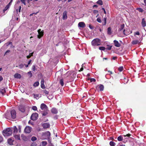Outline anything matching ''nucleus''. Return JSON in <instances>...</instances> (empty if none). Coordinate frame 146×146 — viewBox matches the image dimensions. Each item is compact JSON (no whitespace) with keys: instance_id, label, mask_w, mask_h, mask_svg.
Masks as SVG:
<instances>
[{"instance_id":"obj_1","label":"nucleus","mask_w":146,"mask_h":146,"mask_svg":"<svg viewBox=\"0 0 146 146\" xmlns=\"http://www.w3.org/2000/svg\"><path fill=\"white\" fill-rule=\"evenodd\" d=\"M2 133L4 137L9 136L12 133V130L10 128H8L3 131Z\"/></svg>"},{"instance_id":"obj_2","label":"nucleus","mask_w":146,"mask_h":146,"mask_svg":"<svg viewBox=\"0 0 146 146\" xmlns=\"http://www.w3.org/2000/svg\"><path fill=\"white\" fill-rule=\"evenodd\" d=\"M101 43L100 39L98 38H96L92 41L91 44L93 46H98L101 44Z\"/></svg>"},{"instance_id":"obj_3","label":"nucleus","mask_w":146,"mask_h":146,"mask_svg":"<svg viewBox=\"0 0 146 146\" xmlns=\"http://www.w3.org/2000/svg\"><path fill=\"white\" fill-rule=\"evenodd\" d=\"M38 35L37 37L40 39L44 35L43 31H41V29H39L38 30Z\"/></svg>"},{"instance_id":"obj_4","label":"nucleus","mask_w":146,"mask_h":146,"mask_svg":"<svg viewBox=\"0 0 146 146\" xmlns=\"http://www.w3.org/2000/svg\"><path fill=\"white\" fill-rule=\"evenodd\" d=\"M38 114L37 113H33L31 116V119L33 121L36 120L37 119Z\"/></svg>"},{"instance_id":"obj_5","label":"nucleus","mask_w":146,"mask_h":146,"mask_svg":"<svg viewBox=\"0 0 146 146\" xmlns=\"http://www.w3.org/2000/svg\"><path fill=\"white\" fill-rule=\"evenodd\" d=\"M104 86L102 84L98 85L96 87V89L98 91H102L104 89Z\"/></svg>"},{"instance_id":"obj_6","label":"nucleus","mask_w":146,"mask_h":146,"mask_svg":"<svg viewBox=\"0 0 146 146\" xmlns=\"http://www.w3.org/2000/svg\"><path fill=\"white\" fill-rule=\"evenodd\" d=\"M40 108L42 110H48V108L46 105L44 103H42L40 105Z\"/></svg>"},{"instance_id":"obj_7","label":"nucleus","mask_w":146,"mask_h":146,"mask_svg":"<svg viewBox=\"0 0 146 146\" xmlns=\"http://www.w3.org/2000/svg\"><path fill=\"white\" fill-rule=\"evenodd\" d=\"M11 118L13 119H15L16 118V112L15 110H13L11 112Z\"/></svg>"},{"instance_id":"obj_8","label":"nucleus","mask_w":146,"mask_h":146,"mask_svg":"<svg viewBox=\"0 0 146 146\" xmlns=\"http://www.w3.org/2000/svg\"><path fill=\"white\" fill-rule=\"evenodd\" d=\"M32 128L29 126H26L24 130V132L26 133H29L31 131Z\"/></svg>"},{"instance_id":"obj_9","label":"nucleus","mask_w":146,"mask_h":146,"mask_svg":"<svg viewBox=\"0 0 146 146\" xmlns=\"http://www.w3.org/2000/svg\"><path fill=\"white\" fill-rule=\"evenodd\" d=\"M19 110L22 112H24L25 111V106L22 105H20L19 106Z\"/></svg>"},{"instance_id":"obj_10","label":"nucleus","mask_w":146,"mask_h":146,"mask_svg":"<svg viewBox=\"0 0 146 146\" xmlns=\"http://www.w3.org/2000/svg\"><path fill=\"white\" fill-rule=\"evenodd\" d=\"M78 27L82 28H84L86 26L85 23L84 22H79L78 24Z\"/></svg>"},{"instance_id":"obj_11","label":"nucleus","mask_w":146,"mask_h":146,"mask_svg":"<svg viewBox=\"0 0 146 146\" xmlns=\"http://www.w3.org/2000/svg\"><path fill=\"white\" fill-rule=\"evenodd\" d=\"M14 141V140L13 139V138H9L7 140L8 143L10 145H13V142Z\"/></svg>"},{"instance_id":"obj_12","label":"nucleus","mask_w":146,"mask_h":146,"mask_svg":"<svg viewBox=\"0 0 146 146\" xmlns=\"http://www.w3.org/2000/svg\"><path fill=\"white\" fill-rule=\"evenodd\" d=\"M141 24L143 27H145L146 26V20L145 18H143L142 19Z\"/></svg>"},{"instance_id":"obj_13","label":"nucleus","mask_w":146,"mask_h":146,"mask_svg":"<svg viewBox=\"0 0 146 146\" xmlns=\"http://www.w3.org/2000/svg\"><path fill=\"white\" fill-rule=\"evenodd\" d=\"M42 126L44 128L46 129L49 127L50 125L49 123H44L42 124Z\"/></svg>"},{"instance_id":"obj_14","label":"nucleus","mask_w":146,"mask_h":146,"mask_svg":"<svg viewBox=\"0 0 146 146\" xmlns=\"http://www.w3.org/2000/svg\"><path fill=\"white\" fill-rule=\"evenodd\" d=\"M113 42L114 44V45L116 47H120L121 46L120 44L116 40H114Z\"/></svg>"},{"instance_id":"obj_15","label":"nucleus","mask_w":146,"mask_h":146,"mask_svg":"<svg viewBox=\"0 0 146 146\" xmlns=\"http://www.w3.org/2000/svg\"><path fill=\"white\" fill-rule=\"evenodd\" d=\"M67 18V12L66 11H64L63 13L62 19L65 20Z\"/></svg>"},{"instance_id":"obj_16","label":"nucleus","mask_w":146,"mask_h":146,"mask_svg":"<svg viewBox=\"0 0 146 146\" xmlns=\"http://www.w3.org/2000/svg\"><path fill=\"white\" fill-rule=\"evenodd\" d=\"M15 78L18 79H20L21 78V75L19 73H15L14 75Z\"/></svg>"},{"instance_id":"obj_17","label":"nucleus","mask_w":146,"mask_h":146,"mask_svg":"<svg viewBox=\"0 0 146 146\" xmlns=\"http://www.w3.org/2000/svg\"><path fill=\"white\" fill-rule=\"evenodd\" d=\"M51 112L54 114H57L58 113L57 110L55 108H53L51 110Z\"/></svg>"},{"instance_id":"obj_18","label":"nucleus","mask_w":146,"mask_h":146,"mask_svg":"<svg viewBox=\"0 0 146 146\" xmlns=\"http://www.w3.org/2000/svg\"><path fill=\"white\" fill-rule=\"evenodd\" d=\"M44 111H41V114H42V116H46L48 114V110H44Z\"/></svg>"},{"instance_id":"obj_19","label":"nucleus","mask_w":146,"mask_h":146,"mask_svg":"<svg viewBox=\"0 0 146 146\" xmlns=\"http://www.w3.org/2000/svg\"><path fill=\"white\" fill-rule=\"evenodd\" d=\"M112 33V31L111 30V28L109 27L108 28L107 33L109 35H111Z\"/></svg>"},{"instance_id":"obj_20","label":"nucleus","mask_w":146,"mask_h":146,"mask_svg":"<svg viewBox=\"0 0 146 146\" xmlns=\"http://www.w3.org/2000/svg\"><path fill=\"white\" fill-rule=\"evenodd\" d=\"M5 92V90L4 88H0V93H1L2 94H4Z\"/></svg>"},{"instance_id":"obj_21","label":"nucleus","mask_w":146,"mask_h":146,"mask_svg":"<svg viewBox=\"0 0 146 146\" xmlns=\"http://www.w3.org/2000/svg\"><path fill=\"white\" fill-rule=\"evenodd\" d=\"M44 135L47 138H49L50 135V133L49 131H47L44 133Z\"/></svg>"},{"instance_id":"obj_22","label":"nucleus","mask_w":146,"mask_h":146,"mask_svg":"<svg viewBox=\"0 0 146 146\" xmlns=\"http://www.w3.org/2000/svg\"><path fill=\"white\" fill-rule=\"evenodd\" d=\"M47 144V142L46 141H42L40 145V146H46Z\"/></svg>"},{"instance_id":"obj_23","label":"nucleus","mask_w":146,"mask_h":146,"mask_svg":"<svg viewBox=\"0 0 146 146\" xmlns=\"http://www.w3.org/2000/svg\"><path fill=\"white\" fill-rule=\"evenodd\" d=\"M117 139L119 141H121L123 139V137L122 135H120L117 137Z\"/></svg>"},{"instance_id":"obj_24","label":"nucleus","mask_w":146,"mask_h":146,"mask_svg":"<svg viewBox=\"0 0 146 146\" xmlns=\"http://www.w3.org/2000/svg\"><path fill=\"white\" fill-rule=\"evenodd\" d=\"M124 24L121 25L120 27L118 29V31H120L123 30L124 28Z\"/></svg>"},{"instance_id":"obj_25","label":"nucleus","mask_w":146,"mask_h":146,"mask_svg":"<svg viewBox=\"0 0 146 146\" xmlns=\"http://www.w3.org/2000/svg\"><path fill=\"white\" fill-rule=\"evenodd\" d=\"M14 137L16 139L20 140V135H14Z\"/></svg>"},{"instance_id":"obj_26","label":"nucleus","mask_w":146,"mask_h":146,"mask_svg":"<svg viewBox=\"0 0 146 146\" xmlns=\"http://www.w3.org/2000/svg\"><path fill=\"white\" fill-rule=\"evenodd\" d=\"M13 130V132L14 133H16L18 131V129L16 126H14Z\"/></svg>"},{"instance_id":"obj_27","label":"nucleus","mask_w":146,"mask_h":146,"mask_svg":"<svg viewBox=\"0 0 146 146\" xmlns=\"http://www.w3.org/2000/svg\"><path fill=\"white\" fill-rule=\"evenodd\" d=\"M96 3L100 5H102L103 4V2L102 0H99L96 2Z\"/></svg>"},{"instance_id":"obj_28","label":"nucleus","mask_w":146,"mask_h":146,"mask_svg":"<svg viewBox=\"0 0 146 146\" xmlns=\"http://www.w3.org/2000/svg\"><path fill=\"white\" fill-rule=\"evenodd\" d=\"M10 5V3H9L5 7V9H4L3 11H5L7 10L9 8Z\"/></svg>"},{"instance_id":"obj_29","label":"nucleus","mask_w":146,"mask_h":146,"mask_svg":"<svg viewBox=\"0 0 146 146\" xmlns=\"http://www.w3.org/2000/svg\"><path fill=\"white\" fill-rule=\"evenodd\" d=\"M139 42V41L138 40H133V41L132 42V43L133 44H136L137 43H138Z\"/></svg>"},{"instance_id":"obj_30","label":"nucleus","mask_w":146,"mask_h":146,"mask_svg":"<svg viewBox=\"0 0 146 146\" xmlns=\"http://www.w3.org/2000/svg\"><path fill=\"white\" fill-rule=\"evenodd\" d=\"M110 145L111 146H115V143L114 142L111 141L110 142Z\"/></svg>"},{"instance_id":"obj_31","label":"nucleus","mask_w":146,"mask_h":146,"mask_svg":"<svg viewBox=\"0 0 146 146\" xmlns=\"http://www.w3.org/2000/svg\"><path fill=\"white\" fill-rule=\"evenodd\" d=\"M60 83L62 86L64 85V80L63 79H62L60 80Z\"/></svg>"},{"instance_id":"obj_32","label":"nucleus","mask_w":146,"mask_h":146,"mask_svg":"<svg viewBox=\"0 0 146 146\" xmlns=\"http://www.w3.org/2000/svg\"><path fill=\"white\" fill-rule=\"evenodd\" d=\"M107 46H108V47H107L106 48V50H111V47H112V46H110V45H107Z\"/></svg>"},{"instance_id":"obj_33","label":"nucleus","mask_w":146,"mask_h":146,"mask_svg":"<svg viewBox=\"0 0 146 146\" xmlns=\"http://www.w3.org/2000/svg\"><path fill=\"white\" fill-rule=\"evenodd\" d=\"M37 139V138L35 136H33L31 138V140L32 141H34L36 140Z\"/></svg>"},{"instance_id":"obj_34","label":"nucleus","mask_w":146,"mask_h":146,"mask_svg":"<svg viewBox=\"0 0 146 146\" xmlns=\"http://www.w3.org/2000/svg\"><path fill=\"white\" fill-rule=\"evenodd\" d=\"M123 69V66H120L118 68V70L120 72L122 71Z\"/></svg>"},{"instance_id":"obj_35","label":"nucleus","mask_w":146,"mask_h":146,"mask_svg":"<svg viewBox=\"0 0 146 146\" xmlns=\"http://www.w3.org/2000/svg\"><path fill=\"white\" fill-rule=\"evenodd\" d=\"M39 84V83L38 82H36L34 83V86H38Z\"/></svg>"},{"instance_id":"obj_36","label":"nucleus","mask_w":146,"mask_h":146,"mask_svg":"<svg viewBox=\"0 0 146 146\" xmlns=\"http://www.w3.org/2000/svg\"><path fill=\"white\" fill-rule=\"evenodd\" d=\"M99 49L100 50H105L106 48L104 47H99Z\"/></svg>"},{"instance_id":"obj_37","label":"nucleus","mask_w":146,"mask_h":146,"mask_svg":"<svg viewBox=\"0 0 146 146\" xmlns=\"http://www.w3.org/2000/svg\"><path fill=\"white\" fill-rule=\"evenodd\" d=\"M24 65L23 64H21L19 65V67L20 69H21L23 67Z\"/></svg>"},{"instance_id":"obj_38","label":"nucleus","mask_w":146,"mask_h":146,"mask_svg":"<svg viewBox=\"0 0 146 146\" xmlns=\"http://www.w3.org/2000/svg\"><path fill=\"white\" fill-rule=\"evenodd\" d=\"M27 0H21L22 3L24 4L25 5H26V1Z\"/></svg>"},{"instance_id":"obj_39","label":"nucleus","mask_w":146,"mask_h":146,"mask_svg":"<svg viewBox=\"0 0 146 146\" xmlns=\"http://www.w3.org/2000/svg\"><path fill=\"white\" fill-rule=\"evenodd\" d=\"M131 135L129 133L127 134L126 135H123V136H124L125 137H130Z\"/></svg>"},{"instance_id":"obj_40","label":"nucleus","mask_w":146,"mask_h":146,"mask_svg":"<svg viewBox=\"0 0 146 146\" xmlns=\"http://www.w3.org/2000/svg\"><path fill=\"white\" fill-rule=\"evenodd\" d=\"M104 24H103V25H105L106 24V18L105 17L104 18Z\"/></svg>"},{"instance_id":"obj_41","label":"nucleus","mask_w":146,"mask_h":146,"mask_svg":"<svg viewBox=\"0 0 146 146\" xmlns=\"http://www.w3.org/2000/svg\"><path fill=\"white\" fill-rule=\"evenodd\" d=\"M28 74L30 76V77H31L33 76V74L31 72V71H29L28 72Z\"/></svg>"},{"instance_id":"obj_42","label":"nucleus","mask_w":146,"mask_h":146,"mask_svg":"<svg viewBox=\"0 0 146 146\" xmlns=\"http://www.w3.org/2000/svg\"><path fill=\"white\" fill-rule=\"evenodd\" d=\"M90 82H95L96 81V80L94 78H92L90 79Z\"/></svg>"},{"instance_id":"obj_43","label":"nucleus","mask_w":146,"mask_h":146,"mask_svg":"<svg viewBox=\"0 0 146 146\" xmlns=\"http://www.w3.org/2000/svg\"><path fill=\"white\" fill-rule=\"evenodd\" d=\"M32 109L34 111H36L37 110V108L35 106H33L32 107Z\"/></svg>"},{"instance_id":"obj_44","label":"nucleus","mask_w":146,"mask_h":146,"mask_svg":"<svg viewBox=\"0 0 146 146\" xmlns=\"http://www.w3.org/2000/svg\"><path fill=\"white\" fill-rule=\"evenodd\" d=\"M118 82V81H116V80H114L112 84H117Z\"/></svg>"},{"instance_id":"obj_45","label":"nucleus","mask_w":146,"mask_h":146,"mask_svg":"<svg viewBox=\"0 0 146 146\" xmlns=\"http://www.w3.org/2000/svg\"><path fill=\"white\" fill-rule=\"evenodd\" d=\"M137 10L140 12H142L143 11V9H142V8H138V9Z\"/></svg>"},{"instance_id":"obj_46","label":"nucleus","mask_w":146,"mask_h":146,"mask_svg":"<svg viewBox=\"0 0 146 146\" xmlns=\"http://www.w3.org/2000/svg\"><path fill=\"white\" fill-rule=\"evenodd\" d=\"M43 92L45 94H49V92L48 91L45 90L43 91Z\"/></svg>"},{"instance_id":"obj_47","label":"nucleus","mask_w":146,"mask_h":146,"mask_svg":"<svg viewBox=\"0 0 146 146\" xmlns=\"http://www.w3.org/2000/svg\"><path fill=\"white\" fill-rule=\"evenodd\" d=\"M44 83V80L43 78H42L40 82L41 84H43Z\"/></svg>"},{"instance_id":"obj_48","label":"nucleus","mask_w":146,"mask_h":146,"mask_svg":"<svg viewBox=\"0 0 146 146\" xmlns=\"http://www.w3.org/2000/svg\"><path fill=\"white\" fill-rule=\"evenodd\" d=\"M140 35V33L139 32L137 31L136 32H135L134 33V36H135L136 35Z\"/></svg>"},{"instance_id":"obj_49","label":"nucleus","mask_w":146,"mask_h":146,"mask_svg":"<svg viewBox=\"0 0 146 146\" xmlns=\"http://www.w3.org/2000/svg\"><path fill=\"white\" fill-rule=\"evenodd\" d=\"M97 21L98 22H99V23H101V20L100 19V18H98L97 19Z\"/></svg>"},{"instance_id":"obj_50","label":"nucleus","mask_w":146,"mask_h":146,"mask_svg":"<svg viewBox=\"0 0 146 146\" xmlns=\"http://www.w3.org/2000/svg\"><path fill=\"white\" fill-rule=\"evenodd\" d=\"M35 65H34L33 66L32 68V69L33 71H35L36 70L35 68Z\"/></svg>"},{"instance_id":"obj_51","label":"nucleus","mask_w":146,"mask_h":146,"mask_svg":"<svg viewBox=\"0 0 146 146\" xmlns=\"http://www.w3.org/2000/svg\"><path fill=\"white\" fill-rule=\"evenodd\" d=\"M41 87L42 89H44L45 88L44 84H41Z\"/></svg>"},{"instance_id":"obj_52","label":"nucleus","mask_w":146,"mask_h":146,"mask_svg":"<svg viewBox=\"0 0 146 146\" xmlns=\"http://www.w3.org/2000/svg\"><path fill=\"white\" fill-rule=\"evenodd\" d=\"M3 140V138L2 136H0V143L2 142Z\"/></svg>"},{"instance_id":"obj_53","label":"nucleus","mask_w":146,"mask_h":146,"mask_svg":"<svg viewBox=\"0 0 146 146\" xmlns=\"http://www.w3.org/2000/svg\"><path fill=\"white\" fill-rule=\"evenodd\" d=\"M89 27L90 29H94V27L92 26L91 24H90L89 25Z\"/></svg>"},{"instance_id":"obj_54","label":"nucleus","mask_w":146,"mask_h":146,"mask_svg":"<svg viewBox=\"0 0 146 146\" xmlns=\"http://www.w3.org/2000/svg\"><path fill=\"white\" fill-rule=\"evenodd\" d=\"M82 67L81 68L80 70H79L80 71H82L83 70V64H82Z\"/></svg>"},{"instance_id":"obj_55","label":"nucleus","mask_w":146,"mask_h":146,"mask_svg":"<svg viewBox=\"0 0 146 146\" xmlns=\"http://www.w3.org/2000/svg\"><path fill=\"white\" fill-rule=\"evenodd\" d=\"M22 139L23 140H24L25 141H26L27 139L26 137L25 136L23 137Z\"/></svg>"},{"instance_id":"obj_56","label":"nucleus","mask_w":146,"mask_h":146,"mask_svg":"<svg viewBox=\"0 0 146 146\" xmlns=\"http://www.w3.org/2000/svg\"><path fill=\"white\" fill-rule=\"evenodd\" d=\"M10 50H7V51H6L5 52V53L4 55L7 54V53L10 52Z\"/></svg>"},{"instance_id":"obj_57","label":"nucleus","mask_w":146,"mask_h":146,"mask_svg":"<svg viewBox=\"0 0 146 146\" xmlns=\"http://www.w3.org/2000/svg\"><path fill=\"white\" fill-rule=\"evenodd\" d=\"M18 129L19 131V132H21V126H18Z\"/></svg>"},{"instance_id":"obj_58","label":"nucleus","mask_w":146,"mask_h":146,"mask_svg":"<svg viewBox=\"0 0 146 146\" xmlns=\"http://www.w3.org/2000/svg\"><path fill=\"white\" fill-rule=\"evenodd\" d=\"M33 95H34V97L35 98H36V97H38V94H34Z\"/></svg>"},{"instance_id":"obj_59","label":"nucleus","mask_w":146,"mask_h":146,"mask_svg":"<svg viewBox=\"0 0 146 146\" xmlns=\"http://www.w3.org/2000/svg\"><path fill=\"white\" fill-rule=\"evenodd\" d=\"M3 79V78L1 76H0V82L2 81Z\"/></svg>"},{"instance_id":"obj_60","label":"nucleus","mask_w":146,"mask_h":146,"mask_svg":"<svg viewBox=\"0 0 146 146\" xmlns=\"http://www.w3.org/2000/svg\"><path fill=\"white\" fill-rule=\"evenodd\" d=\"M102 9L104 11V13L105 14H106V11L104 8H102Z\"/></svg>"},{"instance_id":"obj_61","label":"nucleus","mask_w":146,"mask_h":146,"mask_svg":"<svg viewBox=\"0 0 146 146\" xmlns=\"http://www.w3.org/2000/svg\"><path fill=\"white\" fill-rule=\"evenodd\" d=\"M36 144L35 143H33L31 144V146H36Z\"/></svg>"},{"instance_id":"obj_62","label":"nucleus","mask_w":146,"mask_h":146,"mask_svg":"<svg viewBox=\"0 0 146 146\" xmlns=\"http://www.w3.org/2000/svg\"><path fill=\"white\" fill-rule=\"evenodd\" d=\"M117 58L116 56H113L112 58V59L113 60H115L117 59Z\"/></svg>"},{"instance_id":"obj_63","label":"nucleus","mask_w":146,"mask_h":146,"mask_svg":"<svg viewBox=\"0 0 146 146\" xmlns=\"http://www.w3.org/2000/svg\"><path fill=\"white\" fill-rule=\"evenodd\" d=\"M21 6H20L19 7V12L20 13L21 12Z\"/></svg>"},{"instance_id":"obj_64","label":"nucleus","mask_w":146,"mask_h":146,"mask_svg":"<svg viewBox=\"0 0 146 146\" xmlns=\"http://www.w3.org/2000/svg\"><path fill=\"white\" fill-rule=\"evenodd\" d=\"M98 10H94V13H98Z\"/></svg>"}]
</instances>
